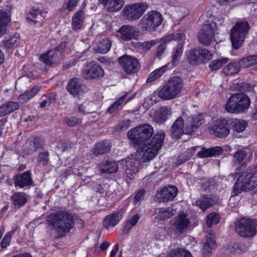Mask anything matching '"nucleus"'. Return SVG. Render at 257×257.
<instances>
[{
    "instance_id": "11",
    "label": "nucleus",
    "mask_w": 257,
    "mask_h": 257,
    "mask_svg": "<svg viewBox=\"0 0 257 257\" xmlns=\"http://www.w3.org/2000/svg\"><path fill=\"white\" fill-rule=\"evenodd\" d=\"M148 8V5L145 3H138L125 6L123 10V16L128 20L139 19Z\"/></svg>"
},
{
    "instance_id": "51",
    "label": "nucleus",
    "mask_w": 257,
    "mask_h": 257,
    "mask_svg": "<svg viewBox=\"0 0 257 257\" xmlns=\"http://www.w3.org/2000/svg\"><path fill=\"white\" fill-rule=\"evenodd\" d=\"M200 63L203 62L205 60H209L212 58L211 53L208 50L205 49L198 48Z\"/></svg>"
},
{
    "instance_id": "60",
    "label": "nucleus",
    "mask_w": 257,
    "mask_h": 257,
    "mask_svg": "<svg viewBox=\"0 0 257 257\" xmlns=\"http://www.w3.org/2000/svg\"><path fill=\"white\" fill-rule=\"evenodd\" d=\"M79 122V119L77 118L74 117H70L66 121V123L69 126H73L78 124Z\"/></svg>"
},
{
    "instance_id": "10",
    "label": "nucleus",
    "mask_w": 257,
    "mask_h": 257,
    "mask_svg": "<svg viewBox=\"0 0 257 257\" xmlns=\"http://www.w3.org/2000/svg\"><path fill=\"white\" fill-rule=\"evenodd\" d=\"M235 230L240 236L250 237L257 232V225L255 221L242 218L236 222Z\"/></svg>"
},
{
    "instance_id": "35",
    "label": "nucleus",
    "mask_w": 257,
    "mask_h": 257,
    "mask_svg": "<svg viewBox=\"0 0 257 257\" xmlns=\"http://www.w3.org/2000/svg\"><path fill=\"white\" fill-rule=\"evenodd\" d=\"M19 34L10 36L8 39L3 41L2 47L8 51H10L11 49L17 47L19 45Z\"/></svg>"
},
{
    "instance_id": "27",
    "label": "nucleus",
    "mask_w": 257,
    "mask_h": 257,
    "mask_svg": "<svg viewBox=\"0 0 257 257\" xmlns=\"http://www.w3.org/2000/svg\"><path fill=\"white\" fill-rule=\"evenodd\" d=\"M223 152V149L219 147H216L212 148L206 149L201 148V150L198 152V156L200 158L210 157L215 156H218Z\"/></svg>"
},
{
    "instance_id": "37",
    "label": "nucleus",
    "mask_w": 257,
    "mask_h": 257,
    "mask_svg": "<svg viewBox=\"0 0 257 257\" xmlns=\"http://www.w3.org/2000/svg\"><path fill=\"white\" fill-rule=\"evenodd\" d=\"M169 65L170 63H167L162 67L155 69L150 74L147 78V81L148 82H151L161 77L166 72L167 68L169 66Z\"/></svg>"
},
{
    "instance_id": "50",
    "label": "nucleus",
    "mask_w": 257,
    "mask_h": 257,
    "mask_svg": "<svg viewBox=\"0 0 257 257\" xmlns=\"http://www.w3.org/2000/svg\"><path fill=\"white\" fill-rule=\"evenodd\" d=\"M220 217L219 214L216 213H211L206 217V224L208 227H211L213 224L219 222Z\"/></svg>"
},
{
    "instance_id": "8",
    "label": "nucleus",
    "mask_w": 257,
    "mask_h": 257,
    "mask_svg": "<svg viewBox=\"0 0 257 257\" xmlns=\"http://www.w3.org/2000/svg\"><path fill=\"white\" fill-rule=\"evenodd\" d=\"M163 17L160 13L157 11L148 12L141 19L139 26L143 31L154 32L162 24Z\"/></svg>"
},
{
    "instance_id": "45",
    "label": "nucleus",
    "mask_w": 257,
    "mask_h": 257,
    "mask_svg": "<svg viewBox=\"0 0 257 257\" xmlns=\"http://www.w3.org/2000/svg\"><path fill=\"white\" fill-rule=\"evenodd\" d=\"M127 96V93L125 94L121 97H120L117 100L113 103L107 109V111L110 113L114 112L122 104H125L128 101H130L133 97L128 98L126 101H125Z\"/></svg>"
},
{
    "instance_id": "39",
    "label": "nucleus",
    "mask_w": 257,
    "mask_h": 257,
    "mask_svg": "<svg viewBox=\"0 0 257 257\" xmlns=\"http://www.w3.org/2000/svg\"><path fill=\"white\" fill-rule=\"evenodd\" d=\"M195 203L201 210L204 211L212 206L215 203V201L211 198L202 196L198 200H196Z\"/></svg>"
},
{
    "instance_id": "56",
    "label": "nucleus",
    "mask_w": 257,
    "mask_h": 257,
    "mask_svg": "<svg viewBox=\"0 0 257 257\" xmlns=\"http://www.w3.org/2000/svg\"><path fill=\"white\" fill-rule=\"evenodd\" d=\"M14 233V231H10L5 235L1 242V246L3 248H6L10 244Z\"/></svg>"
},
{
    "instance_id": "36",
    "label": "nucleus",
    "mask_w": 257,
    "mask_h": 257,
    "mask_svg": "<svg viewBox=\"0 0 257 257\" xmlns=\"http://www.w3.org/2000/svg\"><path fill=\"white\" fill-rule=\"evenodd\" d=\"M19 107L18 103L9 102L0 106V117L5 116L17 110Z\"/></svg>"
},
{
    "instance_id": "43",
    "label": "nucleus",
    "mask_w": 257,
    "mask_h": 257,
    "mask_svg": "<svg viewBox=\"0 0 257 257\" xmlns=\"http://www.w3.org/2000/svg\"><path fill=\"white\" fill-rule=\"evenodd\" d=\"M13 205L16 208H19L24 205L27 202V198L24 193L18 192L12 197Z\"/></svg>"
},
{
    "instance_id": "55",
    "label": "nucleus",
    "mask_w": 257,
    "mask_h": 257,
    "mask_svg": "<svg viewBox=\"0 0 257 257\" xmlns=\"http://www.w3.org/2000/svg\"><path fill=\"white\" fill-rule=\"evenodd\" d=\"M139 219L140 216L138 214H134L132 215L127 220L126 227L128 228H131L134 226L136 225Z\"/></svg>"
},
{
    "instance_id": "12",
    "label": "nucleus",
    "mask_w": 257,
    "mask_h": 257,
    "mask_svg": "<svg viewBox=\"0 0 257 257\" xmlns=\"http://www.w3.org/2000/svg\"><path fill=\"white\" fill-rule=\"evenodd\" d=\"M118 63L122 69L127 74L138 72L140 69L138 60L129 55H123L118 59Z\"/></svg>"
},
{
    "instance_id": "16",
    "label": "nucleus",
    "mask_w": 257,
    "mask_h": 257,
    "mask_svg": "<svg viewBox=\"0 0 257 257\" xmlns=\"http://www.w3.org/2000/svg\"><path fill=\"white\" fill-rule=\"evenodd\" d=\"M178 193V189L175 186H169L163 188L156 194V198L159 202H167L172 200Z\"/></svg>"
},
{
    "instance_id": "31",
    "label": "nucleus",
    "mask_w": 257,
    "mask_h": 257,
    "mask_svg": "<svg viewBox=\"0 0 257 257\" xmlns=\"http://www.w3.org/2000/svg\"><path fill=\"white\" fill-rule=\"evenodd\" d=\"M111 46V41L109 39H102L97 42L93 49L97 53L105 54L108 52Z\"/></svg>"
},
{
    "instance_id": "33",
    "label": "nucleus",
    "mask_w": 257,
    "mask_h": 257,
    "mask_svg": "<svg viewBox=\"0 0 257 257\" xmlns=\"http://www.w3.org/2000/svg\"><path fill=\"white\" fill-rule=\"evenodd\" d=\"M85 19L84 13L82 11H78L75 13L72 17V27L75 30L81 28Z\"/></svg>"
},
{
    "instance_id": "64",
    "label": "nucleus",
    "mask_w": 257,
    "mask_h": 257,
    "mask_svg": "<svg viewBox=\"0 0 257 257\" xmlns=\"http://www.w3.org/2000/svg\"><path fill=\"white\" fill-rule=\"evenodd\" d=\"M175 39V34H170L169 35H168L167 36H165V37H164L162 39V41H163V43H168L170 41H171L172 40H174Z\"/></svg>"
},
{
    "instance_id": "30",
    "label": "nucleus",
    "mask_w": 257,
    "mask_h": 257,
    "mask_svg": "<svg viewBox=\"0 0 257 257\" xmlns=\"http://www.w3.org/2000/svg\"><path fill=\"white\" fill-rule=\"evenodd\" d=\"M172 114L171 109L167 107H163L157 110L154 115L156 121L159 123L165 121Z\"/></svg>"
},
{
    "instance_id": "23",
    "label": "nucleus",
    "mask_w": 257,
    "mask_h": 257,
    "mask_svg": "<svg viewBox=\"0 0 257 257\" xmlns=\"http://www.w3.org/2000/svg\"><path fill=\"white\" fill-rule=\"evenodd\" d=\"M117 36L123 40H130L136 36L135 27L130 25H123L117 31Z\"/></svg>"
},
{
    "instance_id": "57",
    "label": "nucleus",
    "mask_w": 257,
    "mask_h": 257,
    "mask_svg": "<svg viewBox=\"0 0 257 257\" xmlns=\"http://www.w3.org/2000/svg\"><path fill=\"white\" fill-rule=\"evenodd\" d=\"M131 124L130 120H125L119 123L116 126V130L118 131H121L127 129Z\"/></svg>"
},
{
    "instance_id": "42",
    "label": "nucleus",
    "mask_w": 257,
    "mask_h": 257,
    "mask_svg": "<svg viewBox=\"0 0 257 257\" xmlns=\"http://www.w3.org/2000/svg\"><path fill=\"white\" fill-rule=\"evenodd\" d=\"M158 43L157 40H152L146 41L143 43L139 42L136 44V47L141 53H146L153 46L156 45Z\"/></svg>"
},
{
    "instance_id": "44",
    "label": "nucleus",
    "mask_w": 257,
    "mask_h": 257,
    "mask_svg": "<svg viewBox=\"0 0 257 257\" xmlns=\"http://www.w3.org/2000/svg\"><path fill=\"white\" fill-rule=\"evenodd\" d=\"M10 21L9 14L3 11H0V35H4L7 30V26Z\"/></svg>"
},
{
    "instance_id": "41",
    "label": "nucleus",
    "mask_w": 257,
    "mask_h": 257,
    "mask_svg": "<svg viewBox=\"0 0 257 257\" xmlns=\"http://www.w3.org/2000/svg\"><path fill=\"white\" fill-rule=\"evenodd\" d=\"M247 125V122L242 119H235L231 122L232 129L235 135L243 132Z\"/></svg>"
},
{
    "instance_id": "7",
    "label": "nucleus",
    "mask_w": 257,
    "mask_h": 257,
    "mask_svg": "<svg viewBox=\"0 0 257 257\" xmlns=\"http://www.w3.org/2000/svg\"><path fill=\"white\" fill-rule=\"evenodd\" d=\"M154 133L153 127L143 124L136 127L127 133V137L134 145H140L150 139Z\"/></svg>"
},
{
    "instance_id": "14",
    "label": "nucleus",
    "mask_w": 257,
    "mask_h": 257,
    "mask_svg": "<svg viewBox=\"0 0 257 257\" xmlns=\"http://www.w3.org/2000/svg\"><path fill=\"white\" fill-rule=\"evenodd\" d=\"M125 210L121 208L106 215L103 221V226L107 229H109L115 226L123 218Z\"/></svg>"
},
{
    "instance_id": "21",
    "label": "nucleus",
    "mask_w": 257,
    "mask_h": 257,
    "mask_svg": "<svg viewBox=\"0 0 257 257\" xmlns=\"http://www.w3.org/2000/svg\"><path fill=\"white\" fill-rule=\"evenodd\" d=\"M204 117L201 114L193 116L188 120L185 126V130L187 134L192 133L194 130L199 127L204 122Z\"/></svg>"
},
{
    "instance_id": "48",
    "label": "nucleus",
    "mask_w": 257,
    "mask_h": 257,
    "mask_svg": "<svg viewBox=\"0 0 257 257\" xmlns=\"http://www.w3.org/2000/svg\"><path fill=\"white\" fill-rule=\"evenodd\" d=\"M227 57H221L219 59L212 61L209 64V67L212 70H217L221 68L228 61Z\"/></svg>"
},
{
    "instance_id": "19",
    "label": "nucleus",
    "mask_w": 257,
    "mask_h": 257,
    "mask_svg": "<svg viewBox=\"0 0 257 257\" xmlns=\"http://www.w3.org/2000/svg\"><path fill=\"white\" fill-rule=\"evenodd\" d=\"M14 183L16 186L20 188L30 186L33 184L32 174L30 171H26L15 176L14 179Z\"/></svg>"
},
{
    "instance_id": "4",
    "label": "nucleus",
    "mask_w": 257,
    "mask_h": 257,
    "mask_svg": "<svg viewBox=\"0 0 257 257\" xmlns=\"http://www.w3.org/2000/svg\"><path fill=\"white\" fill-rule=\"evenodd\" d=\"M251 190L257 191V170L250 173L243 172L239 176L233 186L232 195L230 201L233 196L238 195L243 191Z\"/></svg>"
},
{
    "instance_id": "49",
    "label": "nucleus",
    "mask_w": 257,
    "mask_h": 257,
    "mask_svg": "<svg viewBox=\"0 0 257 257\" xmlns=\"http://www.w3.org/2000/svg\"><path fill=\"white\" fill-rule=\"evenodd\" d=\"M42 100L40 104L41 107L48 106L55 102L56 94L54 93H50L47 95H44L42 96Z\"/></svg>"
},
{
    "instance_id": "38",
    "label": "nucleus",
    "mask_w": 257,
    "mask_h": 257,
    "mask_svg": "<svg viewBox=\"0 0 257 257\" xmlns=\"http://www.w3.org/2000/svg\"><path fill=\"white\" fill-rule=\"evenodd\" d=\"M241 66L239 62H231L225 66L223 69V73L226 75L236 74L240 71Z\"/></svg>"
},
{
    "instance_id": "26",
    "label": "nucleus",
    "mask_w": 257,
    "mask_h": 257,
    "mask_svg": "<svg viewBox=\"0 0 257 257\" xmlns=\"http://www.w3.org/2000/svg\"><path fill=\"white\" fill-rule=\"evenodd\" d=\"M42 13L38 9H32L28 14L27 18L28 22L30 25H41L43 20Z\"/></svg>"
},
{
    "instance_id": "29",
    "label": "nucleus",
    "mask_w": 257,
    "mask_h": 257,
    "mask_svg": "<svg viewBox=\"0 0 257 257\" xmlns=\"http://www.w3.org/2000/svg\"><path fill=\"white\" fill-rule=\"evenodd\" d=\"M110 148L111 145L109 141L101 142L95 144L93 149V154L95 156L103 155L109 152Z\"/></svg>"
},
{
    "instance_id": "25",
    "label": "nucleus",
    "mask_w": 257,
    "mask_h": 257,
    "mask_svg": "<svg viewBox=\"0 0 257 257\" xmlns=\"http://www.w3.org/2000/svg\"><path fill=\"white\" fill-rule=\"evenodd\" d=\"M99 2L103 4L109 12L120 10L125 3V0H99Z\"/></svg>"
},
{
    "instance_id": "1",
    "label": "nucleus",
    "mask_w": 257,
    "mask_h": 257,
    "mask_svg": "<svg viewBox=\"0 0 257 257\" xmlns=\"http://www.w3.org/2000/svg\"><path fill=\"white\" fill-rule=\"evenodd\" d=\"M165 137L163 131H158L149 144L140 147L135 154L128 157L125 161H122L123 163L125 162L126 165L125 173L127 178L133 179L134 175L138 172L139 168L136 166L137 161H150L157 155L159 150L162 148Z\"/></svg>"
},
{
    "instance_id": "20",
    "label": "nucleus",
    "mask_w": 257,
    "mask_h": 257,
    "mask_svg": "<svg viewBox=\"0 0 257 257\" xmlns=\"http://www.w3.org/2000/svg\"><path fill=\"white\" fill-rule=\"evenodd\" d=\"M182 117L185 118L184 114L178 117L170 129V134L173 138H179L184 133V123Z\"/></svg>"
},
{
    "instance_id": "58",
    "label": "nucleus",
    "mask_w": 257,
    "mask_h": 257,
    "mask_svg": "<svg viewBox=\"0 0 257 257\" xmlns=\"http://www.w3.org/2000/svg\"><path fill=\"white\" fill-rule=\"evenodd\" d=\"M31 94L29 92V91L26 92L24 93L21 94L19 97V101L21 103H25L33 97L31 96Z\"/></svg>"
},
{
    "instance_id": "46",
    "label": "nucleus",
    "mask_w": 257,
    "mask_h": 257,
    "mask_svg": "<svg viewBox=\"0 0 257 257\" xmlns=\"http://www.w3.org/2000/svg\"><path fill=\"white\" fill-rule=\"evenodd\" d=\"M199 52L197 49H192L186 53L188 61L191 64L200 63Z\"/></svg>"
},
{
    "instance_id": "63",
    "label": "nucleus",
    "mask_w": 257,
    "mask_h": 257,
    "mask_svg": "<svg viewBox=\"0 0 257 257\" xmlns=\"http://www.w3.org/2000/svg\"><path fill=\"white\" fill-rule=\"evenodd\" d=\"M79 0H69L67 9L69 11H71L77 5Z\"/></svg>"
},
{
    "instance_id": "52",
    "label": "nucleus",
    "mask_w": 257,
    "mask_h": 257,
    "mask_svg": "<svg viewBox=\"0 0 257 257\" xmlns=\"http://www.w3.org/2000/svg\"><path fill=\"white\" fill-rule=\"evenodd\" d=\"M247 153L244 150H240L235 152L233 156V161L235 164H239L247 157Z\"/></svg>"
},
{
    "instance_id": "54",
    "label": "nucleus",
    "mask_w": 257,
    "mask_h": 257,
    "mask_svg": "<svg viewBox=\"0 0 257 257\" xmlns=\"http://www.w3.org/2000/svg\"><path fill=\"white\" fill-rule=\"evenodd\" d=\"M216 246V242L211 237L210 239H208L204 243L203 249L205 253H210L211 250Z\"/></svg>"
},
{
    "instance_id": "62",
    "label": "nucleus",
    "mask_w": 257,
    "mask_h": 257,
    "mask_svg": "<svg viewBox=\"0 0 257 257\" xmlns=\"http://www.w3.org/2000/svg\"><path fill=\"white\" fill-rule=\"evenodd\" d=\"M145 192L144 190L142 189L139 190L135 195L134 199V202L136 204L137 203L141 198L142 196L144 195Z\"/></svg>"
},
{
    "instance_id": "61",
    "label": "nucleus",
    "mask_w": 257,
    "mask_h": 257,
    "mask_svg": "<svg viewBox=\"0 0 257 257\" xmlns=\"http://www.w3.org/2000/svg\"><path fill=\"white\" fill-rule=\"evenodd\" d=\"M166 49V46L165 44H161L160 45L157 49V56L160 58Z\"/></svg>"
},
{
    "instance_id": "5",
    "label": "nucleus",
    "mask_w": 257,
    "mask_h": 257,
    "mask_svg": "<svg viewBox=\"0 0 257 257\" xmlns=\"http://www.w3.org/2000/svg\"><path fill=\"white\" fill-rule=\"evenodd\" d=\"M250 104L251 101L247 95L244 93H236L230 96L225 108L230 113H243L248 109Z\"/></svg>"
},
{
    "instance_id": "15",
    "label": "nucleus",
    "mask_w": 257,
    "mask_h": 257,
    "mask_svg": "<svg viewBox=\"0 0 257 257\" xmlns=\"http://www.w3.org/2000/svg\"><path fill=\"white\" fill-rule=\"evenodd\" d=\"M210 133L218 138H225L230 133L225 119H218L214 121L210 127Z\"/></svg>"
},
{
    "instance_id": "9",
    "label": "nucleus",
    "mask_w": 257,
    "mask_h": 257,
    "mask_svg": "<svg viewBox=\"0 0 257 257\" xmlns=\"http://www.w3.org/2000/svg\"><path fill=\"white\" fill-rule=\"evenodd\" d=\"M249 29V26L247 22H237L232 28L230 40L234 49H237L241 46Z\"/></svg>"
},
{
    "instance_id": "18",
    "label": "nucleus",
    "mask_w": 257,
    "mask_h": 257,
    "mask_svg": "<svg viewBox=\"0 0 257 257\" xmlns=\"http://www.w3.org/2000/svg\"><path fill=\"white\" fill-rule=\"evenodd\" d=\"M190 223V219L187 215L182 212L175 218L172 226L178 232L182 233L188 229Z\"/></svg>"
},
{
    "instance_id": "40",
    "label": "nucleus",
    "mask_w": 257,
    "mask_h": 257,
    "mask_svg": "<svg viewBox=\"0 0 257 257\" xmlns=\"http://www.w3.org/2000/svg\"><path fill=\"white\" fill-rule=\"evenodd\" d=\"M240 64L243 68H249L257 65V55H248L241 58Z\"/></svg>"
},
{
    "instance_id": "53",
    "label": "nucleus",
    "mask_w": 257,
    "mask_h": 257,
    "mask_svg": "<svg viewBox=\"0 0 257 257\" xmlns=\"http://www.w3.org/2000/svg\"><path fill=\"white\" fill-rule=\"evenodd\" d=\"M49 160V153L44 151L40 153L38 156V162L39 165L45 166L48 164Z\"/></svg>"
},
{
    "instance_id": "47",
    "label": "nucleus",
    "mask_w": 257,
    "mask_h": 257,
    "mask_svg": "<svg viewBox=\"0 0 257 257\" xmlns=\"http://www.w3.org/2000/svg\"><path fill=\"white\" fill-rule=\"evenodd\" d=\"M167 257H193L191 253L182 248H176L171 250Z\"/></svg>"
},
{
    "instance_id": "59",
    "label": "nucleus",
    "mask_w": 257,
    "mask_h": 257,
    "mask_svg": "<svg viewBox=\"0 0 257 257\" xmlns=\"http://www.w3.org/2000/svg\"><path fill=\"white\" fill-rule=\"evenodd\" d=\"M176 11L178 13V16L180 18H184L188 14V10L183 7L177 8Z\"/></svg>"
},
{
    "instance_id": "28",
    "label": "nucleus",
    "mask_w": 257,
    "mask_h": 257,
    "mask_svg": "<svg viewBox=\"0 0 257 257\" xmlns=\"http://www.w3.org/2000/svg\"><path fill=\"white\" fill-rule=\"evenodd\" d=\"M98 167L101 172L108 174L116 172L118 168L117 164L115 162H108L107 161L101 162L98 165Z\"/></svg>"
},
{
    "instance_id": "2",
    "label": "nucleus",
    "mask_w": 257,
    "mask_h": 257,
    "mask_svg": "<svg viewBox=\"0 0 257 257\" xmlns=\"http://www.w3.org/2000/svg\"><path fill=\"white\" fill-rule=\"evenodd\" d=\"M49 220L53 229L56 232L57 236H64L73 227L74 221L72 216L64 211L56 214H51Z\"/></svg>"
},
{
    "instance_id": "17",
    "label": "nucleus",
    "mask_w": 257,
    "mask_h": 257,
    "mask_svg": "<svg viewBox=\"0 0 257 257\" xmlns=\"http://www.w3.org/2000/svg\"><path fill=\"white\" fill-rule=\"evenodd\" d=\"M66 47V43H62L60 45L54 50H50L47 53L43 54L40 57V60L47 65H50L53 62V60H56L57 57L63 52Z\"/></svg>"
},
{
    "instance_id": "6",
    "label": "nucleus",
    "mask_w": 257,
    "mask_h": 257,
    "mask_svg": "<svg viewBox=\"0 0 257 257\" xmlns=\"http://www.w3.org/2000/svg\"><path fill=\"white\" fill-rule=\"evenodd\" d=\"M183 87L182 79L177 76L170 79L159 91V96L165 100H170L179 94Z\"/></svg>"
},
{
    "instance_id": "3",
    "label": "nucleus",
    "mask_w": 257,
    "mask_h": 257,
    "mask_svg": "<svg viewBox=\"0 0 257 257\" xmlns=\"http://www.w3.org/2000/svg\"><path fill=\"white\" fill-rule=\"evenodd\" d=\"M223 23L221 18L211 16L205 22L198 32L197 37L199 42L205 46L210 45L214 40V36L218 27Z\"/></svg>"
},
{
    "instance_id": "32",
    "label": "nucleus",
    "mask_w": 257,
    "mask_h": 257,
    "mask_svg": "<svg viewBox=\"0 0 257 257\" xmlns=\"http://www.w3.org/2000/svg\"><path fill=\"white\" fill-rule=\"evenodd\" d=\"M184 50V44L182 43H178L173 49L172 53V60L171 62L172 67H174L179 63L182 56Z\"/></svg>"
},
{
    "instance_id": "34",
    "label": "nucleus",
    "mask_w": 257,
    "mask_h": 257,
    "mask_svg": "<svg viewBox=\"0 0 257 257\" xmlns=\"http://www.w3.org/2000/svg\"><path fill=\"white\" fill-rule=\"evenodd\" d=\"M175 212V210L171 207L160 208L155 210L157 217L161 220H165L171 217Z\"/></svg>"
},
{
    "instance_id": "24",
    "label": "nucleus",
    "mask_w": 257,
    "mask_h": 257,
    "mask_svg": "<svg viewBox=\"0 0 257 257\" xmlns=\"http://www.w3.org/2000/svg\"><path fill=\"white\" fill-rule=\"evenodd\" d=\"M42 145L40 140L38 138L33 137L27 140L23 147L24 155H29L36 151Z\"/></svg>"
},
{
    "instance_id": "22",
    "label": "nucleus",
    "mask_w": 257,
    "mask_h": 257,
    "mask_svg": "<svg viewBox=\"0 0 257 257\" xmlns=\"http://www.w3.org/2000/svg\"><path fill=\"white\" fill-rule=\"evenodd\" d=\"M67 89L71 94L76 95L83 92L86 87L78 78L70 79L67 83Z\"/></svg>"
},
{
    "instance_id": "13",
    "label": "nucleus",
    "mask_w": 257,
    "mask_h": 257,
    "mask_svg": "<svg viewBox=\"0 0 257 257\" xmlns=\"http://www.w3.org/2000/svg\"><path fill=\"white\" fill-rule=\"evenodd\" d=\"M104 74L103 69L98 64L90 62L85 65L82 75L86 79H92L101 77Z\"/></svg>"
}]
</instances>
